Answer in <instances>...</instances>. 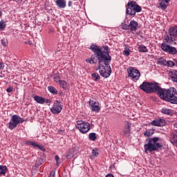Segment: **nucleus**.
Masks as SVG:
<instances>
[{"label":"nucleus","mask_w":177,"mask_h":177,"mask_svg":"<svg viewBox=\"0 0 177 177\" xmlns=\"http://www.w3.org/2000/svg\"><path fill=\"white\" fill-rule=\"evenodd\" d=\"M93 53H96L98 57V65L97 71L101 77L103 78H109L111 75V67L110 66V62H111V56H110V49L107 46H103V48L97 46V45H91L89 48ZM104 49V50H103Z\"/></svg>","instance_id":"nucleus-1"},{"label":"nucleus","mask_w":177,"mask_h":177,"mask_svg":"<svg viewBox=\"0 0 177 177\" xmlns=\"http://www.w3.org/2000/svg\"><path fill=\"white\" fill-rule=\"evenodd\" d=\"M158 140H160V138L158 137L149 138L148 142L144 145L145 152L147 153L149 151V153H153V151H158L162 147V145L158 142Z\"/></svg>","instance_id":"nucleus-2"},{"label":"nucleus","mask_w":177,"mask_h":177,"mask_svg":"<svg viewBox=\"0 0 177 177\" xmlns=\"http://www.w3.org/2000/svg\"><path fill=\"white\" fill-rule=\"evenodd\" d=\"M126 15L129 16H136V13L142 12V7L135 1H129L126 8Z\"/></svg>","instance_id":"nucleus-3"},{"label":"nucleus","mask_w":177,"mask_h":177,"mask_svg":"<svg viewBox=\"0 0 177 177\" xmlns=\"http://www.w3.org/2000/svg\"><path fill=\"white\" fill-rule=\"evenodd\" d=\"M139 88L146 93H156L158 88V83L143 82Z\"/></svg>","instance_id":"nucleus-4"},{"label":"nucleus","mask_w":177,"mask_h":177,"mask_svg":"<svg viewBox=\"0 0 177 177\" xmlns=\"http://www.w3.org/2000/svg\"><path fill=\"white\" fill-rule=\"evenodd\" d=\"M174 89H175V87H170L169 88H162L160 87V86H158V88H156V92H155V93H157L158 97L162 99V100L167 102Z\"/></svg>","instance_id":"nucleus-5"},{"label":"nucleus","mask_w":177,"mask_h":177,"mask_svg":"<svg viewBox=\"0 0 177 177\" xmlns=\"http://www.w3.org/2000/svg\"><path fill=\"white\" fill-rule=\"evenodd\" d=\"M23 122H26V120L23 119V118H21L17 115H13L8 124V127L10 131H13L19 124H23Z\"/></svg>","instance_id":"nucleus-6"},{"label":"nucleus","mask_w":177,"mask_h":177,"mask_svg":"<svg viewBox=\"0 0 177 177\" xmlns=\"http://www.w3.org/2000/svg\"><path fill=\"white\" fill-rule=\"evenodd\" d=\"M23 122H26V120L23 119V118H21L17 115H13L8 124V127L10 131H13L19 124H23Z\"/></svg>","instance_id":"nucleus-7"},{"label":"nucleus","mask_w":177,"mask_h":177,"mask_svg":"<svg viewBox=\"0 0 177 177\" xmlns=\"http://www.w3.org/2000/svg\"><path fill=\"white\" fill-rule=\"evenodd\" d=\"M76 128L80 131V133H88L91 130V124L84 120H77L76 122Z\"/></svg>","instance_id":"nucleus-8"},{"label":"nucleus","mask_w":177,"mask_h":177,"mask_svg":"<svg viewBox=\"0 0 177 177\" xmlns=\"http://www.w3.org/2000/svg\"><path fill=\"white\" fill-rule=\"evenodd\" d=\"M127 71L128 73V77L131 78L132 81L134 82L139 81V78H140V72L139 70L135 68L134 67L129 66L127 68Z\"/></svg>","instance_id":"nucleus-9"},{"label":"nucleus","mask_w":177,"mask_h":177,"mask_svg":"<svg viewBox=\"0 0 177 177\" xmlns=\"http://www.w3.org/2000/svg\"><path fill=\"white\" fill-rule=\"evenodd\" d=\"M90 110L93 113H99L100 111L101 107L97 100H90L88 102Z\"/></svg>","instance_id":"nucleus-10"},{"label":"nucleus","mask_w":177,"mask_h":177,"mask_svg":"<svg viewBox=\"0 0 177 177\" xmlns=\"http://www.w3.org/2000/svg\"><path fill=\"white\" fill-rule=\"evenodd\" d=\"M63 110V105L60 103V101L56 100L53 105V107L50 108V112L53 114H60Z\"/></svg>","instance_id":"nucleus-11"},{"label":"nucleus","mask_w":177,"mask_h":177,"mask_svg":"<svg viewBox=\"0 0 177 177\" xmlns=\"http://www.w3.org/2000/svg\"><path fill=\"white\" fill-rule=\"evenodd\" d=\"M161 49L163 50L164 52L169 53V55H176L177 53L176 48L169 45H161Z\"/></svg>","instance_id":"nucleus-12"},{"label":"nucleus","mask_w":177,"mask_h":177,"mask_svg":"<svg viewBox=\"0 0 177 177\" xmlns=\"http://www.w3.org/2000/svg\"><path fill=\"white\" fill-rule=\"evenodd\" d=\"M151 125L153 127H165L167 125V121H165V119L159 118L153 120L151 122Z\"/></svg>","instance_id":"nucleus-13"},{"label":"nucleus","mask_w":177,"mask_h":177,"mask_svg":"<svg viewBox=\"0 0 177 177\" xmlns=\"http://www.w3.org/2000/svg\"><path fill=\"white\" fill-rule=\"evenodd\" d=\"M122 133L127 138H129L131 136V123H129V122H124Z\"/></svg>","instance_id":"nucleus-14"},{"label":"nucleus","mask_w":177,"mask_h":177,"mask_svg":"<svg viewBox=\"0 0 177 177\" xmlns=\"http://www.w3.org/2000/svg\"><path fill=\"white\" fill-rule=\"evenodd\" d=\"M177 91L176 88H174V89L172 90L171 93L170 94V97H169V99L167 102H169V103H171V104H177Z\"/></svg>","instance_id":"nucleus-15"},{"label":"nucleus","mask_w":177,"mask_h":177,"mask_svg":"<svg viewBox=\"0 0 177 177\" xmlns=\"http://www.w3.org/2000/svg\"><path fill=\"white\" fill-rule=\"evenodd\" d=\"M164 39H165V43L170 44V45H176L177 44L176 39L169 37V35H165Z\"/></svg>","instance_id":"nucleus-16"},{"label":"nucleus","mask_w":177,"mask_h":177,"mask_svg":"<svg viewBox=\"0 0 177 177\" xmlns=\"http://www.w3.org/2000/svg\"><path fill=\"white\" fill-rule=\"evenodd\" d=\"M95 55H91V58L86 59L87 63H90V64H97L99 62V57H97V54L95 53Z\"/></svg>","instance_id":"nucleus-17"},{"label":"nucleus","mask_w":177,"mask_h":177,"mask_svg":"<svg viewBox=\"0 0 177 177\" xmlns=\"http://www.w3.org/2000/svg\"><path fill=\"white\" fill-rule=\"evenodd\" d=\"M55 3L58 9H64L67 6L66 0H55Z\"/></svg>","instance_id":"nucleus-18"},{"label":"nucleus","mask_w":177,"mask_h":177,"mask_svg":"<svg viewBox=\"0 0 177 177\" xmlns=\"http://www.w3.org/2000/svg\"><path fill=\"white\" fill-rule=\"evenodd\" d=\"M169 140L173 146L177 147V131L171 133Z\"/></svg>","instance_id":"nucleus-19"},{"label":"nucleus","mask_w":177,"mask_h":177,"mask_svg":"<svg viewBox=\"0 0 177 177\" xmlns=\"http://www.w3.org/2000/svg\"><path fill=\"white\" fill-rule=\"evenodd\" d=\"M138 26L139 23H138V21L131 20L129 24V30H131V31H136Z\"/></svg>","instance_id":"nucleus-20"},{"label":"nucleus","mask_w":177,"mask_h":177,"mask_svg":"<svg viewBox=\"0 0 177 177\" xmlns=\"http://www.w3.org/2000/svg\"><path fill=\"white\" fill-rule=\"evenodd\" d=\"M33 99L35 102H37V103H39V104H44V103H45V97H44L35 95L33 96Z\"/></svg>","instance_id":"nucleus-21"},{"label":"nucleus","mask_w":177,"mask_h":177,"mask_svg":"<svg viewBox=\"0 0 177 177\" xmlns=\"http://www.w3.org/2000/svg\"><path fill=\"white\" fill-rule=\"evenodd\" d=\"M170 37H177V26H173L169 28Z\"/></svg>","instance_id":"nucleus-22"},{"label":"nucleus","mask_w":177,"mask_h":177,"mask_svg":"<svg viewBox=\"0 0 177 177\" xmlns=\"http://www.w3.org/2000/svg\"><path fill=\"white\" fill-rule=\"evenodd\" d=\"M171 81L177 84V70H173L170 72Z\"/></svg>","instance_id":"nucleus-23"},{"label":"nucleus","mask_w":177,"mask_h":177,"mask_svg":"<svg viewBox=\"0 0 177 177\" xmlns=\"http://www.w3.org/2000/svg\"><path fill=\"white\" fill-rule=\"evenodd\" d=\"M25 145H27L28 146H32L33 147H37V149H39L40 150L41 149V147L35 142L26 141Z\"/></svg>","instance_id":"nucleus-24"},{"label":"nucleus","mask_w":177,"mask_h":177,"mask_svg":"<svg viewBox=\"0 0 177 177\" xmlns=\"http://www.w3.org/2000/svg\"><path fill=\"white\" fill-rule=\"evenodd\" d=\"M6 172H8V167L0 165V176L1 175L6 176Z\"/></svg>","instance_id":"nucleus-25"},{"label":"nucleus","mask_w":177,"mask_h":177,"mask_svg":"<svg viewBox=\"0 0 177 177\" xmlns=\"http://www.w3.org/2000/svg\"><path fill=\"white\" fill-rule=\"evenodd\" d=\"M160 112L162 114H166V115H171V114H172V110L170 109H167V108H162L160 110Z\"/></svg>","instance_id":"nucleus-26"},{"label":"nucleus","mask_w":177,"mask_h":177,"mask_svg":"<svg viewBox=\"0 0 177 177\" xmlns=\"http://www.w3.org/2000/svg\"><path fill=\"white\" fill-rule=\"evenodd\" d=\"M48 91H49L50 93H53V95H57L59 93L57 89H56L53 86H48Z\"/></svg>","instance_id":"nucleus-27"},{"label":"nucleus","mask_w":177,"mask_h":177,"mask_svg":"<svg viewBox=\"0 0 177 177\" xmlns=\"http://www.w3.org/2000/svg\"><path fill=\"white\" fill-rule=\"evenodd\" d=\"M88 139L89 140H91L92 142H95L96 139H97V137L96 136V133H90L88 134Z\"/></svg>","instance_id":"nucleus-28"},{"label":"nucleus","mask_w":177,"mask_h":177,"mask_svg":"<svg viewBox=\"0 0 177 177\" xmlns=\"http://www.w3.org/2000/svg\"><path fill=\"white\" fill-rule=\"evenodd\" d=\"M138 50L139 52H142V53H146L149 52V50H147V47H146L145 45L139 46Z\"/></svg>","instance_id":"nucleus-29"},{"label":"nucleus","mask_w":177,"mask_h":177,"mask_svg":"<svg viewBox=\"0 0 177 177\" xmlns=\"http://www.w3.org/2000/svg\"><path fill=\"white\" fill-rule=\"evenodd\" d=\"M75 154H74V149H70L68 151V152L67 153L66 155V158L67 160H70V158H73V157H74Z\"/></svg>","instance_id":"nucleus-30"},{"label":"nucleus","mask_w":177,"mask_h":177,"mask_svg":"<svg viewBox=\"0 0 177 177\" xmlns=\"http://www.w3.org/2000/svg\"><path fill=\"white\" fill-rule=\"evenodd\" d=\"M91 77L93 80V81L97 82L100 80V75H99V73H94L91 75Z\"/></svg>","instance_id":"nucleus-31"},{"label":"nucleus","mask_w":177,"mask_h":177,"mask_svg":"<svg viewBox=\"0 0 177 177\" xmlns=\"http://www.w3.org/2000/svg\"><path fill=\"white\" fill-rule=\"evenodd\" d=\"M158 63H159V64H161L162 66H167V60H165V59L161 57L157 59Z\"/></svg>","instance_id":"nucleus-32"},{"label":"nucleus","mask_w":177,"mask_h":177,"mask_svg":"<svg viewBox=\"0 0 177 177\" xmlns=\"http://www.w3.org/2000/svg\"><path fill=\"white\" fill-rule=\"evenodd\" d=\"M58 84L62 89H67V82H66V81L61 80Z\"/></svg>","instance_id":"nucleus-33"},{"label":"nucleus","mask_w":177,"mask_h":177,"mask_svg":"<svg viewBox=\"0 0 177 177\" xmlns=\"http://www.w3.org/2000/svg\"><path fill=\"white\" fill-rule=\"evenodd\" d=\"M54 81L58 84L62 81L60 78V73H57L54 75Z\"/></svg>","instance_id":"nucleus-34"},{"label":"nucleus","mask_w":177,"mask_h":177,"mask_svg":"<svg viewBox=\"0 0 177 177\" xmlns=\"http://www.w3.org/2000/svg\"><path fill=\"white\" fill-rule=\"evenodd\" d=\"M43 162L44 160L42 158H37L35 165L36 168H38L39 166L42 165Z\"/></svg>","instance_id":"nucleus-35"},{"label":"nucleus","mask_w":177,"mask_h":177,"mask_svg":"<svg viewBox=\"0 0 177 177\" xmlns=\"http://www.w3.org/2000/svg\"><path fill=\"white\" fill-rule=\"evenodd\" d=\"M166 66H167V67H175V62H174V61L169 60V61H167L166 62Z\"/></svg>","instance_id":"nucleus-36"},{"label":"nucleus","mask_w":177,"mask_h":177,"mask_svg":"<svg viewBox=\"0 0 177 177\" xmlns=\"http://www.w3.org/2000/svg\"><path fill=\"white\" fill-rule=\"evenodd\" d=\"M153 134H154V131H150V130H147L144 133V135L147 138H150V136H151V135H153Z\"/></svg>","instance_id":"nucleus-37"},{"label":"nucleus","mask_w":177,"mask_h":177,"mask_svg":"<svg viewBox=\"0 0 177 177\" xmlns=\"http://www.w3.org/2000/svg\"><path fill=\"white\" fill-rule=\"evenodd\" d=\"M130 52H131V50L129 49V48L126 47L124 48V50L123 51V55L124 56H129V55H131Z\"/></svg>","instance_id":"nucleus-38"},{"label":"nucleus","mask_w":177,"mask_h":177,"mask_svg":"<svg viewBox=\"0 0 177 177\" xmlns=\"http://www.w3.org/2000/svg\"><path fill=\"white\" fill-rule=\"evenodd\" d=\"M121 27L122 30H129V25L127 24V22L124 21V23H122Z\"/></svg>","instance_id":"nucleus-39"},{"label":"nucleus","mask_w":177,"mask_h":177,"mask_svg":"<svg viewBox=\"0 0 177 177\" xmlns=\"http://www.w3.org/2000/svg\"><path fill=\"white\" fill-rule=\"evenodd\" d=\"M159 6L160 8H162V10H165V9H167V8H168V6L167 4H165V3H164V2H160L159 3Z\"/></svg>","instance_id":"nucleus-40"},{"label":"nucleus","mask_w":177,"mask_h":177,"mask_svg":"<svg viewBox=\"0 0 177 177\" xmlns=\"http://www.w3.org/2000/svg\"><path fill=\"white\" fill-rule=\"evenodd\" d=\"M6 27V24L3 21H0V31L1 30H3Z\"/></svg>","instance_id":"nucleus-41"},{"label":"nucleus","mask_w":177,"mask_h":177,"mask_svg":"<svg viewBox=\"0 0 177 177\" xmlns=\"http://www.w3.org/2000/svg\"><path fill=\"white\" fill-rule=\"evenodd\" d=\"M92 154L93 156V157H97V156H99V152H97V149H93L92 150Z\"/></svg>","instance_id":"nucleus-42"},{"label":"nucleus","mask_w":177,"mask_h":177,"mask_svg":"<svg viewBox=\"0 0 177 177\" xmlns=\"http://www.w3.org/2000/svg\"><path fill=\"white\" fill-rule=\"evenodd\" d=\"M6 49H8V47H6V45L0 46L1 52H2V50H6Z\"/></svg>","instance_id":"nucleus-43"},{"label":"nucleus","mask_w":177,"mask_h":177,"mask_svg":"<svg viewBox=\"0 0 177 177\" xmlns=\"http://www.w3.org/2000/svg\"><path fill=\"white\" fill-rule=\"evenodd\" d=\"M55 160H56L57 165V167H59V156H57V155L55 156Z\"/></svg>","instance_id":"nucleus-44"},{"label":"nucleus","mask_w":177,"mask_h":177,"mask_svg":"<svg viewBox=\"0 0 177 177\" xmlns=\"http://www.w3.org/2000/svg\"><path fill=\"white\" fill-rule=\"evenodd\" d=\"M6 92H8V93H10V92H13V87H9L6 89Z\"/></svg>","instance_id":"nucleus-45"},{"label":"nucleus","mask_w":177,"mask_h":177,"mask_svg":"<svg viewBox=\"0 0 177 177\" xmlns=\"http://www.w3.org/2000/svg\"><path fill=\"white\" fill-rule=\"evenodd\" d=\"M49 177H56V172L55 171H51L50 174V176Z\"/></svg>","instance_id":"nucleus-46"},{"label":"nucleus","mask_w":177,"mask_h":177,"mask_svg":"<svg viewBox=\"0 0 177 177\" xmlns=\"http://www.w3.org/2000/svg\"><path fill=\"white\" fill-rule=\"evenodd\" d=\"M68 6L70 8L71 6H73V1H69L68 2Z\"/></svg>","instance_id":"nucleus-47"},{"label":"nucleus","mask_w":177,"mask_h":177,"mask_svg":"<svg viewBox=\"0 0 177 177\" xmlns=\"http://www.w3.org/2000/svg\"><path fill=\"white\" fill-rule=\"evenodd\" d=\"M50 100L45 98V103H47V104L50 103Z\"/></svg>","instance_id":"nucleus-48"},{"label":"nucleus","mask_w":177,"mask_h":177,"mask_svg":"<svg viewBox=\"0 0 177 177\" xmlns=\"http://www.w3.org/2000/svg\"><path fill=\"white\" fill-rule=\"evenodd\" d=\"M3 67H5V66L3 65V63L0 62V70H1V68H3Z\"/></svg>","instance_id":"nucleus-49"},{"label":"nucleus","mask_w":177,"mask_h":177,"mask_svg":"<svg viewBox=\"0 0 177 177\" xmlns=\"http://www.w3.org/2000/svg\"><path fill=\"white\" fill-rule=\"evenodd\" d=\"M1 44L2 45H6V43L5 42V40H3V39L1 40Z\"/></svg>","instance_id":"nucleus-50"},{"label":"nucleus","mask_w":177,"mask_h":177,"mask_svg":"<svg viewBox=\"0 0 177 177\" xmlns=\"http://www.w3.org/2000/svg\"><path fill=\"white\" fill-rule=\"evenodd\" d=\"M174 127H175V128H177V122H176V123H174Z\"/></svg>","instance_id":"nucleus-51"},{"label":"nucleus","mask_w":177,"mask_h":177,"mask_svg":"<svg viewBox=\"0 0 177 177\" xmlns=\"http://www.w3.org/2000/svg\"><path fill=\"white\" fill-rule=\"evenodd\" d=\"M165 1V2H166V3H168V2H169V1H171V0H164Z\"/></svg>","instance_id":"nucleus-52"},{"label":"nucleus","mask_w":177,"mask_h":177,"mask_svg":"<svg viewBox=\"0 0 177 177\" xmlns=\"http://www.w3.org/2000/svg\"><path fill=\"white\" fill-rule=\"evenodd\" d=\"M161 45H165V44H164V43H162V44H161Z\"/></svg>","instance_id":"nucleus-53"},{"label":"nucleus","mask_w":177,"mask_h":177,"mask_svg":"<svg viewBox=\"0 0 177 177\" xmlns=\"http://www.w3.org/2000/svg\"><path fill=\"white\" fill-rule=\"evenodd\" d=\"M25 44H27V41H25Z\"/></svg>","instance_id":"nucleus-54"},{"label":"nucleus","mask_w":177,"mask_h":177,"mask_svg":"<svg viewBox=\"0 0 177 177\" xmlns=\"http://www.w3.org/2000/svg\"><path fill=\"white\" fill-rule=\"evenodd\" d=\"M73 1H77V0H73Z\"/></svg>","instance_id":"nucleus-55"},{"label":"nucleus","mask_w":177,"mask_h":177,"mask_svg":"<svg viewBox=\"0 0 177 177\" xmlns=\"http://www.w3.org/2000/svg\"><path fill=\"white\" fill-rule=\"evenodd\" d=\"M0 15H1V11H0Z\"/></svg>","instance_id":"nucleus-56"}]
</instances>
